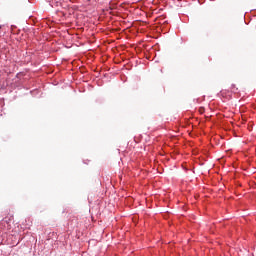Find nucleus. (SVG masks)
<instances>
[{
  "label": "nucleus",
  "instance_id": "nucleus-1",
  "mask_svg": "<svg viewBox=\"0 0 256 256\" xmlns=\"http://www.w3.org/2000/svg\"><path fill=\"white\" fill-rule=\"evenodd\" d=\"M199 113H200L201 115H203V113H205V108H204V107H200V108H199Z\"/></svg>",
  "mask_w": 256,
  "mask_h": 256
},
{
  "label": "nucleus",
  "instance_id": "nucleus-2",
  "mask_svg": "<svg viewBox=\"0 0 256 256\" xmlns=\"http://www.w3.org/2000/svg\"><path fill=\"white\" fill-rule=\"evenodd\" d=\"M167 20H165L164 22H163V24H162V27H163V25H167Z\"/></svg>",
  "mask_w": 256,
  "mask_h": 256
},
{
  "label": "nucleus",
  "instance_id": "nucleus-3",
  "mask_svg": "<svg viewBox=\"0 0 256 256\" xmlns=\"http://www.w3.org/2000/svg\"><path fill=\"white\" fill-rule=\"evenodd\" d=\"M6 221V223H9V221H11V218H9L8 220H5Z\"/></svg>",
  "mask_w": 256,
  "mask_h": 256
},
{
  "label": "nucleus",
  "instance_id": "nucleus-4",
  "mask_svg": "<svg viewBox=\"0 0 256 256\" xmlns=\"http://www.w3.org/2000/svg\"><path fill=\"white\" fill-rule=\"evenodd\" d=\"M162 17H164V19H165V14H162Z\"/></svg>",
  "mask_w": 256,
  "mask_h": 256
},
{
  "label": "nucleus",
  "instance_id": "nucleus-5",
  "mask_svg": "<svg viewBox=\"0 0 256 256\" xmlns=\"http://www.w3.org/2000/svg\"><path fill=\"white\" fill-rule=\"evenodd\" d=\"M167 31H169V29H167V30L165 31V33H167Z\"/></svg>",
  "mask_w": 256,
  "mask_h": 256
}]
</instances>
